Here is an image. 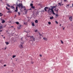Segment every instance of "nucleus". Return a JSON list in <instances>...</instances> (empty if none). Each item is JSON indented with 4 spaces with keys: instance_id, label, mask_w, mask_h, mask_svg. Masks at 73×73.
<instances>
[{
    "instance_id": "49530a36",
    "label": "nucleus",
    "mask_w": 73,
    "mask_h": 73,
    "mask_svg": "<svg viewBox=\"0 0 73 73\" xmlns=\"http://www.w3.org/2000/svg\"><path fill=\"white\" fill-rule=\"evenodd\" d=\"M64 29H65V27H64V28H63V30H64Z\"/></svg>"
},
{
    "instance_id": "a19ab883",
    "label": "nucleus",
    "mask_w": 73,
    "mask_h": 73,
    "mask_svg": "<svg viewBox=\"0 0 73 73\" xmlns=\"http://www.w3.org/2000/svg\"><path fill=\"white\" fill-rule=\"evenodd\" d=\"M21 40H22V41H23V38H21Z\"/></svg>"
},
{
    "instance_id": "20e7f679",
    "label": "nucleus",
    "mask_w": 73,
    "mask_h": 73,
    "mask_svg": "<svg viewBox=\"0 0 73 73\" xmlns=\"http://www.w3.org/2000/svg\"><path fill=\"white\" fill-rule=\"evenodd\" d=\"M23 27V26L21 25H18V28L19 29H21Z\"/></svg>"
},
{
    "instance_id": "2eb2a0df",
    "label": "nucleus",
    "mask_w": 73,
    "mask_h": 73,
    "mask_svg": "<svg viewBox=\"0 0 73 73\" xmlns=\"http://www.w3.org/2000/svg\"><path fill=\"white\" fill-rule=\"evenodd\" d=\"M11 9H14L15 7L13 6H11Z\"/></svg>"
},
{
    "instance_id": "aec40b11",
    "label": "nucleus",
    "mask_w": 73,
    "mask_h": 73,
    "mask_svg": "<svg viewBox=\"0 0 73 73\" xmlns=\"http://www.w3.org/2000/svg\"><path fill=\"white\" fill-rule=\"evenodd\" d=\"M6 44V45H8V44H9V43L8 42H5Z\"/></svg>"
},
{
    "instance_id": "79ce46f5",
    "label": "nucleus",
    "mask_w": 73,
    "mask_h": 73,
    "mask_svg": "<svg viewBox=\"0 0 73 73\" xmlns=\"http://www.w3.org/2000/svg\"><path fill=\"white\" fill-rule=\"evenodd\" d=\"M7 49V47H6L5 48V50Z\"/></svg>"
},
{
    "instance_id": "7ed1b4c3",
    "label": "nucleus",
    "mask_w": 73,
    "mask_h": 73,
    "mask_svg": "<svg viewBox=\"0 0 73 73\" xmlns=\"http://www.w3.org/2000/svg\"><path fill=\"white\" fill-rule=\"evenodd\" d=\"M17 6L19 7V8H20V7H21L22 8H23V4L21 3H19L17 5Z\"/></svg>"
},
{
    "instance_id": "9d476101",
    "label": "nucleus",
    "mask_w": 73,
    "mask_h": 73,
    "mask_svg": "<svg viewBox=\"0 0 73 73\" xmlns=\"http://www.w3.org/2000/svg\"><path fill=\"white\" fill-rule=\"evenodd\" d=\"M26 10L25 11V14L26 15H27V12H28V10Z\"/></svg>"
},
{
    "instance_id": "39448f33",
    "label": "nucleus",
    "mask_w": 73,
    "mask_h": 73,
    "mask_svg": "<svg viewBox=\"0 0 73 73\" xmlns=\"http://www.w3.org/2000/svg\"><path fill=\"white\" fill-rule=\"evenodd\" d=\"M48 9V7H45L44 9V10L46 11V12L47 11V10H46V9Z\"/></svg>"
},
{
    "instance_id": "4468645a",
    "label": "nucleus",
    "mask_w": 73,
    "mask_h": 73,
    "mask_svg": "<svg viewBox=\"0 0 73 73\" xmlns=\"http://www.w3.org/2000/svg\"><path fill=\"white\" fill-rule=\"evenodd\" d=\"M7 7H11V6H10V5H9L8 3H7Z\"/></svg>"
},
{
    "instance_id": "f3484780",
    "label": "nucleus",
    "mask_w": 73,
    "mask_h": 73,
    "mask_svg": "<svg viewBox=\"0 0 73 73\" xmlns=\"http://www.w3.org/2000/svg\"><path fill=\"white\" fill-rule=\"evenodd\" d=\"M35 23H38V21H37V20H36L35 21Z\"/></svg>"
},
{
    "instance_id": "c85d7f7f",
    "label": "nucleus",
    "mask_w": 73,
    "mask_h": 73,
    "mask_svg": "<svg viewBox=\"0 0 73 73\" xmlns=\"http://www.w3.org/2000/svg\"><path fill=\"white\" fill-rule=\"evenodd\" d=\"M58 4H59V5H60V6L61 5V3H58Z\"/></svg>"
},
{
    "instance_id": "de8ad7c7",
    "label": "nucleus",
    "mask_w": 73,
    "mask_h": 73,
    "mask_svg": "<svg viewBox=\"0 0 73 73\" xmlns=\"http://www.w3.org/2000/svg\"><path fill=\"white\" fill-rule=\"evenodd\" d=\"M72 7H73V4H72Z\"/></svg>"
},
{
    "instance_id": "c03bdc74",
    "label": "nucleus",
    "mask_w": 73,
    "mask_h": 73,
    "mask_svg": "<svg viewBox=\"0 0 73 73\" xmlns=\"http://www.w3.org/2000/svg\"><path fill=\"white\" fill-rule=\"evenodd\" d=\"M2 31H3L2 30H0V32H2Z\"/></svg>"
},
{
    "instance_id": "4be33fe9",
    "label": "nucleus",
    "mask_w": 73,
    "mask_h": 73,
    "mask_svg": "<svg viewBox=\"0 0 73 73\" xmlns=\"http://www.w3.org/2000/svg\"><path fill=\"white\" fill-rule=\"evenodd\" d=\"M6 9H7L8 10H10V9L8 8V7H6Z\"/></svg>"
},
{
    "instance_id": "3c124183",
    "label": "nucleus",
    "mask_w": 73,
    "mask_h": 73,
    "mask_svg": "<svg viewBox=\"0 0 73 73\" xmlns=\"http://www.w3.org/2000/svg\"><path fill=\"white\" fill-rule=\"evenodd\" d=\"M1 36H2V37L3 36V35H1Z\"/></svg>"
},
{
    "instance_id": "f704fd0d",
    "label": "nucleus",
    "mask_w": 73,
    "mask_h": 73,
    "mask_svg": "<svg viewBox=\"0 0 73 73\" xmlns=\"http://www.w3.org/2000/svg\"><path fill=\"white\" fill-rule=\"evenodd\" d=\"M39 33V35H40V36H42V35H41V34H40V33Z\"/></svg>"
},
{
    "instance_id": "bb28decb",
    "label": "nucleus",
    "mask_w": 73,
    "mask_h": 73,
    "mask_svg": "<svg viewBox=\"0 0 73 73\" xmlns=\"http://www.w3.org/2000/svg\"><path fill=\"white\" fill-rule=\"evenodd\" d=\"M31 8H33V9H35V7H33V6H31Z\"/></svg>"
},
{
    "instance_id": "cd10ccee",
    "label": "nucleus",
    "mask_w": 73,
    "mask_h": 73,
    "mask_svg": "<svg viewBox=\"0 0 73 73\" xmlns=\"http://www.w3.org/2000/svg\"><path fill=\"white\" fill-rule=\"evenodd\" d=\"M48 24H49V25H50L51 24V22H48Z\"/></svg>"
},
{
    "instance_id": "a878e982",
    "label": "nucleus",
    "mask_w": 73,
    "mask_h": 73,
    "mask_svg": "<svg viewBox=\"0 0 73 73\" xmlns=\"http://www.w3.org/2000/svg\"><path fill=\"white\" fill-rule=\"evenodd\" d=\"M3 15L1 13H0V16H3Z\"/></svg>"
},
{
    "instance_id": "4d7b16f0",
    "label": "nucleus",
    "mask_w": 73,
    "mask_h": 73,
    "mask_svg": "<svg viewBox=\"0 0 73 73\" xmlns=\"http://www.w3.org/2000/svg\"><path fill=\"white\" fill-rule=\"evenodd\" d=\"M16 61H17V60H16Z\"/></svg>"
},
{
    "instance_id": "603ef678",
    "label": "nucleus",
    "mask_w": 73,
    "mask_h": 73,
    "mask_svg": "<svg viewBox=\"0 0 73 73\" xmlns=\"http://www.w3.org/2000/svg\"><path fill=\"white\" fill-rule=\"evenodd\" d=\"M32 64H33V62H32Z\"/></svg>"
},
{
    "instance_id": "72a5a7b5",
    "label": "nucleus",
    "mask_w": 73,
    "mask_h": 73,
    "mask_svg": "<svg viewBox=\"0 0 73 73\" xmlns=\"http://www.w3.org/2000/svg\"><path fill=\"white\" fill-rule=\"evenodd\" d=\"M7 66V64H4V66Z\"/></svg>"
},
{
    "instance_id": "ddd939ff",
    "label": "nucleus",
    "mask_w": 73,
    "mask_h": 73,
    "mask_svg": "<svg viewBox=\"0 0 73 73\" xmlns=\"http://www.w3.org/2000/svg\"><path fill=\"white\" fill-rule=\"evenodd\" d=\"M43 39L44 40H46V41H47V38H43Z\"/></svg>"
},
{
    "instance_id": "6e6d98bb",
    "label": "nucleus",
    "mask_w": 73,
    "mask_h": 73,
    "mask_svg": "<svg viewBox=\"0 0 73 73\" xmlns=\"http://www.w3.org/2000/svg\"><path fill=\"white\" fill-rule=\"evenodd\" d=\"M62 5H63V4H62Z\"/></svg>"
},
{
    "instance_id": "f8f14e48",
    "label": "nucleus",
    "mask_w": 73,
    "mask_h": 73,
    "mask_svg": "<svg viewBox=\"0 0 73 73\" xmlns=\"http://www.w3.org/2000/svg\"><path fill=\"white\" fill-rule=\"evenodd\" d=\"M5 22V21L4 20H3L2 22V23H4Z\"/></svg>"
},
{
    "instance_id": "b1692460",
    "label": "nucleus",
    "mask_w": 73,
    "mask_h": 73,
    "mask_svg": "<svg viewBox=\"0 0 73 73\" xmlns=\"http://www.w3.org/2000/svg\"><path fill=\"white\" fill-rule=\"evenodd\" d=\"M16 55H13V58H15V57H16Z\"/></svg>"
},
{
    "instance_id": "e433bc0d",
    "label": "nucleus",
    "mask_w": 73,
    "mask_h": 73,
    "mask_svg": "<svg viewBox=\"0 0 73 73\" xmlns=\"http://www.w3.org/2000/svg\"><path fill=\"white\" fill-rule=\"evenodd\" d=\"M35 32H37V30H36L35 31Z\"/></svg>"
},
{
    "instance_id": "c9c22d12",
    "label": "nucleus",
    "mask_w": 73,
    "mask_h": 73,
    "mask_svg": "<svg viewBox=\"0 0 73 73\" xmlns=\"http://www.w3.org/2000/svg\"><path fill=\"white\" fill-rule=\"evenodd\" d=\"M8 13H9V12H11V11L9 10V11L8 12Z\"/></svg>"
},
{
    "instance_id": "412c9836",
    "label": "nucleus",
    "mask_w": 73,
    "mask_h": 73,
    "mask_svg": "<svg viewBox=\"0 0 73 73\" xmlns=\"http://www.w3.org/2000/svg\"><path fill=\"white\" fill-rule=\"evenodd\" d=\"M54 15H55L56 16H58V14H57L55 13Z\"/></svg>"
},
{
    "instance_id": "5701e85b",
    "label": "nucleus",
    "mask_w": 73,
    "mask_h": 73,
    "mask_svg": "<svg viewBox=\"0 0 73 73\" xmlns=\"http://www.w3.org/2000/svg\"><path fill=\"white\" fill-rule=\"evenodd\" d=\"M18 15H19V16H20V15L21 14H20V13L19 12H18Z\"/></svg>"
},
{
    "instance_id": "864d4df0",
    "label": "nucleus",
    "mask_w": 73,
    "mask_h": 73,
    "mask_svg": "<svg viewBox=\"0 0 73 73\" xmlns=\"http://www.w3.org/2000/svg\"><path fill=\"white\" fill-rule=\"evenodd\" d=\"M29 10H31V9H29Z\"/></svg>"
},
{
    "instance_id": "393cba45",
    "label": "nucleus",
    "mask_w": 73,
    "mask_h": 73,
    "mask_svg": "<svg viewBox=\"0 0 73 73\" xmlns=\"http://www.w3.org/2000/svg\"><path fill=\"white\" fill-rule=\"evenodd\" d=\"M30 5L31 7H32L33 6V4H32V3Z\"/></svg>"
},
{
    "instance_id": "5fc2aeb1",
    "label": "nucleus",
    "mask_w": 73,
    "mask_h": 73,
    "mask_svg": "<svg viewBox=\"0 0 73 73\" xmlns=\"http://www.w3.org/2000/svg\"><path fill=\"white\" fill-rule=\"evenodd\" d=\"M26 32L27 33H28V32Z\"/></svg>"
},
{
    "instance_id": "0eeeda50",
    "label": "nucleus",
    "mask_w": 73,
    "mask_h": 73,
    "mask_svg": "<svg viewBox=\"0 0 73 73\" xmlns=\"http://www.w3.org/2000/svg\"><path fill=\"white\" fill-rule=\"evenodd\" d=\"M72 17L71 16L69 18V20H70L71 21H72Z\"/></svg>"
},
{
    "instance_id": "c756f323",
    "label": "nucleus",
    "mask_w": 73,
    "mask_h": 73,
    "mask_svg": "<svg viewBox=\"0 0 73 73\" xmlns=\"http://www.w3.org/2000/svg\"><path fill=\"white\" fill-rule=\"evenodd\" d=\"M58 9H57V10H56V9H55V11H56V12H58Z\"/></svg>"
},
{
    "instance_id": "4c0bfd02",
    "label": "nucleus",
    "mask_w": 73,
    "mask_h": 73,
    "mask_svg": "<svg viewBox=\"0 0 73 73\" xmlns=\"http://www.w3.org/2000/svg\"><path fill=\"white\" fill-rule=\"evenodd\" d=\"M40 57H42V55H41V54H40Z\"/></svg>"
},
{
    "instance_id": "58836bf2",
    "label": "nucleus",
    "mask_w": 73,
    "mask_h": 73,
    "mask_svg": "<svg viewBox=\"0 0 73 73\" xmlns=\"http://www.w3.org/2000/svg\"><path fill=\"white\" fill-rule=\"evenodd\" d=\"M64 1H65V2L66 1V0H64Z\"/></svg>"
},
{
    "instance_id": "6ab92c4d",
    "label": "nucleus",
    "mask_w": 73,
    "mask_h": 73,
    "mask_svg": "<svg viewBox=\"0 0 73 73\" xmlns=\"http://www.w3.org/2000/svg\"><path fill=\"white\" fill-rule=\"evenodd\" d=\"M32 26H33V27H34L35 26V24H34V23H32Z\"/></svg>"
},
{
    "instance_id": "9b49d317",
    "label": "nucleus",
    "mask_w": 73,
    "mask_h": 73,
    "mask_svg": "<svg viewBox=\"0 0 73 73\" xmlns=\"http://www.w3.org/2000/svg\"><path fill=\"white\" fill-rule=\"evenodd\" d=\"M50 20H52V19H53V17L52 16V17H50Z\"/></svg>"
},
{
    "instance_id": "dca6fc26",
    "label": "nucleus",
    "mask_w": 73,
    "mask_h": 73,
    "mask_svg": "<svg viewBox=\"0 0 73 73\" xmlns=\"http://www.w3.org/2000/svg\"><path fill=\"white\" fill-rule=\"evenodd\" d=\"M15 23H16V24H17V25H19V22H16Z\"/></svg>"
},
{
    "instance_id": "09e8293b",
    "label": "nucleus",
    "mask_w": 73,
    "mask_h": 73,
    "mask_svg": "<svg viewBox=\"0 0 73 73\" xmlns=\"http://www.w3.org/2000/svg\"><path fill=\"white\" fill-rule=\"evenodd\" d=\"M24 24H25V23H24Z\"/></svg>"
},
{
    "instance_id": "1a4fd4ad",
    "label": "nucleus",
    "mask_w": 73,
    "mask_h": 73,
    "mask_svg": "<svg viewBox=\"0 0 73 73\" xmlns=\"http://www.w3.org/2000/svg\"><path fill=\"white\" fill-rule=\"evenodd\" d=\"M50 7H51V8H52V10H53V9L54 8H56V7L55 6H51Z\"/></svg>"
},
{
    "instance_id": "8fccbe9b",
    "label": "nucleus",
    "mask_w": 73,
    "mask_h": 73,
    "mask_svg": "<svg viewBox=\"0 0 73 73\" xmlns=\"http://www.w3.org/2000/svg\"><path fill=\"white\" fill-rule=\"evenodd\" d=\"M3 38H4V39H5V37H3Z\"/></svg>"
},
{
    "instance_id": "ea45409f",
    "label": "nucleus",
    "mask_w": 73,
    "mask_h": 73,
    "mask_svg": "<svg viewBox=\"0 0 73 73\" xmlns=\"http://www.w3.org/2000/svg\"><path fill=\"white\" fill-rule=\"evenodd\" d=\"M67 6H68V7H69V4L68 5H67Z\"/></svg>"
},
{
    "instance_id": "f03ea898",
    "label": "nucleus",
    "mask_w": 73,
    "mask_h": 73,
    "mask_svg": "<svg viewBox=\"0 0 73 73\" xmlns=\"http://www.w3.org/2000/svg\"><path fill=\"white\" fill-rule=\"evenodd\" d=\"M24 42H21L20 46H19L20 48L21 49H23V48H24L23 46V44H24Z\"/></svg>"
},
{
    "instance_id": "f257e3e1",
    "label": "nucleus",
    "mask_w": 73,
    "mask_h": 73,
    "mask_svg": "<svg viewBox=\"0 0 73 73\" xmlns=\"http://www.w3.org/2000/svg\"><path fill=\"white\" fill-rule=\"evenodd\" d=\"M53 8H51L50 9V8H48V13L49 15H50L51 13H52V12L53 15H54L55 13L54 12V11L53 10Z\"/></svg>"
},
{
    "instance_id": "37998d69",
    "label": "nucleus",
    "mask_w": 73,
    "mask_h": 73,
    "mask_svg": "<svg viewBox=\"0 0 73 73\" xmlns=\"http://www.w3.org/2000/svg\"><path fill=\"white\" fill-rule=\"evenodd\" d=\"M13 26H11V28H13Z\"/></svg>"
},
{
    "instance_id": "7c9ffc66",
    "label": "nucleus",
    "mask_w": 73,
    "mask_h": 73,
    "mask_svg": "<svg viewBox=\"0 0 73 73\" xmlns=\"http://www.w3.org/2000/svg\"><path fill=\"white\" fill-rule=\"evenodd\" d=\"M60 41L62 44H64V42L62 41V40H61Z\"/></svg>"
},
{
    "instance_id": "423d86ee",
    "label": "nucleus",
    "mask_w": 73,
    "mask_h": 73,
    "mask_svg": "<svg viewBox=\"0 0 73 73\" xmlns=\"http://www.w3.org/2000/svg\"><path fill=\"white\" fill-rule=\"evenodd\" d=\"M17 11H18V7L17 6L16 7V10H15V11L16 12H17Z\"/></svg>"
},
{
    "instance_id": "6e6552de",
    "label": "nucleus",
    "mask_w": 73,
    "mask_h": 73,
    "mask_svg": "<svg viewBox=\"0 0 73 73\" xmlns=\"http://www.w3.org/2000/svg\"><path fill=\"white\" fill-rule=\"evenodd\" d=\"M32 38L33 39V41H35V38H34V37H33V36H32L31 37V38Z\"/></svg>"
},
{
    "instance_id": "a211bd4d",
    "label": "nucleus",
    "mask_w": 73,
    "mask_h": 73,
    "mask_svg": "<svg viewBox=\"0 0 73 73\" xmlns=\"http://www.w3.org/2000/svg\"><path fill=\"white\" fill-rule=\"evenodd\" d=\"M23 8L24 9V10H25H25H26L27 9L25 8V7L23 6Z\"/></svg>"
},
{
    "instance_id": "473e14b6",
    "label": "nucleus",
    "mask_w": 73,
    "mask_h": 73,
    "mask_svg": "<svg viewBox=\"0 0 73 73\" xmlns=\"http://www.w3.org/2000/svg\"><path fill=\"white\" fill-rule=\"evenodd\" d=\"M3 28V26H0V29H1Z\"/></svg>"
},
{
    "instance_id": "a18cd8bd",
    "label": "nucleus",
    "mask_w": 73,
    "mask_h": 73,
    "mask_svg": "<svg viewBox=\"0 0 73 73\" xmlns=\"http://www.w3.org/2000/svg\"><path fill=\"white\" fill-rule=\"evenodd\" d=\"M60 27H61V24H60Z\"/></svg>"
},
{
    "instance_id": "2f4dec72",
    "label": "nucleus",
    "mask_w": 73,
    "mask_h": 73,
    "mask_svg": "<svg viewBox=\"0 0 73 73\" xmlns=\"http://www.w3.org/2000/svg\"><path fill=\"white\" fill-rule=\"evenodd\" d=\"M55 23H56V24H58V22H57V21H55Z\"/></svg>"
}]
</instances>
